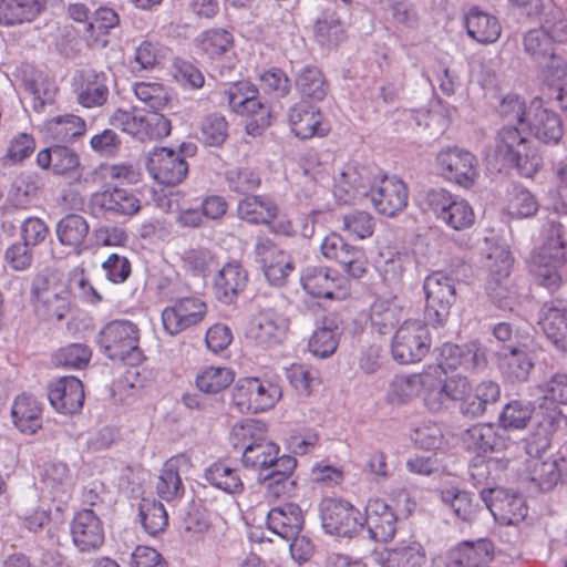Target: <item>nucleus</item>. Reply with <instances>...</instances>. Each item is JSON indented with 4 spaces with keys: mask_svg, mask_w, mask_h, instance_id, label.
Instances as JSON below:
<instances>
[{
    "mask_svg": "<svg viewBox=\"0 0 567 567\" xmlns=\"http://www.w3.org/2000/svg\"><path fill=\"white\" fill-rule=\"evenodd\" d=\"M267 440V426L257 420L236 423L230 432L229 441L235 450L245 452Z\"/></svg>",
    "mask_w": 567,
    "mask_h": 567,
    "instance_id": "obj_48",
    "label": "nucleus"
},
{
    "mask_svg": "<svg viewBox=\"0 0 567 567\" xmlns=\"http://www.w3.org/2000/svg\"><path fill=\"white\" fill-rule=\"evenodd\" d=\"M277 454H279V446L267 439L243 452L241 463L246 468L264 472L268 471L269 464L277 460Z\"/></svg>",
    "mask_w": 567,
    "mask_h": 567,
    "instance_id": "obj_56",
    "label": "nucleus"
},
{
    "mask_svg": "<svg viewBox=\"0 0 567 567\" xmlns=\"http://www.w3.org/2000/svg\"><path fill=\"white\" fill-rule=\"evenodd\" d=\"M436 165L446 181L466 189L471 188L480 176L476 156L457 146L441 150L436 155Z\"/></svg>",
    "mask_w": 567,
    "mask_h": 567,
    "instance_id": "obj_12",
    "label": "nucleus"
},
{
    "mask_svg": "<svg viewBox=\"0 0 567 567\" xmlns=\"http://www.w3.org/2000/svg\"><path fill=\"white\" fill-rule=\"evenodd\" d=\"M35 150V140L31 134L18 133L8 144L6 154L1 157L3 165H17L29 158Z\"/></svg>",
    "mask_w": 567,
    "mask_h": 567,
    "instance_id": "obj_60",
    "label": "nucleus"
},
{
    "mask_svg": "<svg viewBox=\"0 0 567 567\" xmlns=\"http://www.w3.org/2000/svg\"><path fill=\"white\" fill-rule=\"evenodd\" d=\"M150 175L163 185H177L188 174V163L176 150L154 147L147 157Z\"/></svg>",
    "mask_w": 567,
    "mask_h": 567,
    "instance_id": "obj_15",
    "label": "nucleus"
},
{
    "mask_svg": "<svg viewBox=\"0 0 567 567\" xmlns=\"http://www.w3.org/2000/svg\"><path fill=\"white\" fill-rule=\"evenodd\" d=\"M463 442L468 451L477 454L497 452L506 447V440L492 424L473 425L465 432Z\"/></svg>",
    "mask_w": 567,
    "mask_h": 567,
    "instance_id": "obj_38",
    "label": "nucleus"
},
{
    "mask_svg": "<svg viewBox=\"0 0 567 567\" xmlns=\"http://www.w3.org/2000/svg\"><path fill=\"white\" fill-rule=\"evenodd\" d=\"M441 368L424 369L421 399L425 409L431 413L445 412L449 409L440 388Z\"/></svg>",
    "mask_w": 567,
    "mask_h": 567,
    "instance_id": "obj_50",
    "label": "nucleus"
},
{
    "mask_svg": "<svg viewBox=\"0 0 567 567\" xmlns=\"http://www.w3.org/2000/svg\"><path fill=\"white\" fill-rule=\"evenodd\" d=\"M34 310L45 320L61 321L65 318L70 309V291L64 284L47 293L44 297L35 300Z\"/></svg>",
    "mask_w": 567,
    "mask_h": 567,
    "instance_id": "obj_43",
    "label": "nucleus"
},
{
    "mask_svg": "<svg viewBox=\"0 0 567 567\" xmlns=\"http://www.w3.org/2000/svg\"><path fill=\"white\" fill-rule=\"evenodd\" d=\"M90 231L87 220L79 214H68L55 226V234L62 246L81 254Z\"/></svg>",
    "mask_w": 567,
    "mask_h": 567,
    "instance_id": "obj_37",
    "label": "nucleus"
},
{
    "mask_svg": "<svg viewBox=\"0 0 567 567\" xmlns=\"http://www.w3.org/2000/svg\"><path fill=\"white\" fill-rule=\"evenodd\" d=\"M74 545L81 551L97 549L104 542L102 522L92 509L79 512L71 522Z\"/></svg>",
    "mask_w": 567,
    "mask_h": 567,
    "instance_id": "obj_27",
    "label": "nucleus"
},
{
    "mask_svg": "<svg viewBox=\"0 0 567 567\" xmlns=\"http://www.w3.org/2000/svg\"><path fill=\"white\" fill-rule=\"evenodd\" d=\"M563 422L547 423L546 415H538L534 411V424L536 430L525 440V451L528 457L544 456L550 447L551 437Z\"/></svg>",
    "mask_w": 567,
    "mask_h": 567,
    "instance_id": "obj_46",
    "label": "nucleus"
},
{
    "mask_svg": "<svg viewBox=\"0 0 567 567\" xmlns=\"http://www.w3.org/2000/svg\"><path fill=\"white\" fill-rule=\"evenodd\" d=\"M206 482L215 488L227 494H240L245 489L239 470L230 467L224 462H215L204 472Z\"/></svg>",
    "mask_w": 567,
    "mask_h": 567,
    "instance_id": "obj_44",
    "label": "nucleus"
},
{
    "mask_svg": "<svg viewBox=\"0 0 567 567\" xmlns=\"http://www.w3.org/2000/svg\"><path fill=\"white\" fill-rule=\"evenodd\" d=\"M16 76L24 91L32 96L35 111H41L45 104L53 102L56 86L48 72L25 63L17 69Z\"/></svg>",
    "mask_w": 567,
    "mask_h": 567,
    "instance_id": "obj_19",
    "label": "nucleus"
},
{
    "mask_svg": "<svg viewBox=\"0 0 567 567\" xmlns=\"http://www.w3.org/2000/svg\"><path fill=\"white\" fill-rule=\"evenodd\" d=\"M74 92L80 105L100 107L109 99V75L103 71L83 70L74 79Z\"/></svg>",
    "mask_w": 567,
    "mask_h": 567,
    "instance_id": "obj_22",
    "label": "nucleus"
},
{
    "mask_svg": "<svg viewBox=\"0 0 567 567\" xmlns=\"http://www.w3.org/2000/svg\"><path fill=\"white\" fill-rule=\"evenodd\" d=\"M378 261V271L388 285H398L403 274L412 264V256L409 251H388L381 254Z\"/></svg>",
    "mask_w": 567,
    "mask_h": 567,
    "instance_id": "obj_51",
    "label": "nucleus"
},
{
    "mask_svg": "<svg viewBox=\"0 0 567 567\" xmlns=\"http://www.w3.org/2000/svg\"><path fill=\"white\" fill-rule=\"evenodd\" d=\"M396 514L383 499L368 501L363 525L372 539L383 543L391 540L396 532Z\"/></svg>",
    "mask_w": 567,
    "mask_h": 567,
    "instance_id": "obj_25",
    "label": "nucleus"
},
{
    "mask_svg": "<svg viewBox=\"0 0 567 567\" xmlns=\"http://www.w3.org/2000/svg\"><path fill=\"white\" fill-rule=\"evenodd\" d=\"M140 329L130 320H113L106 323L97 334L100 350L113 361L138 364L143 353L138 347Z\"/></svg>",
    "mask_w": 567,
    "mask_h": 567,
    "instance_id": "obj_4",
    "label": "nucleus"
},
{
    "mask_svg": "<svg viewBox=\"0 0 567 567\" xmlns=\"http://www.w3.org/2000/svg\"><path fill=\"white\" fill-rule=\"evenodd\" d=\"M480 494L495 520L501 525H516L527 516L528 507L519 495L493 487H484Z\"/></svg>",
    "mask_w": 567,
    "mask_h": 567,
    "instance_id": "obj_16",
    "label": "nucleus"
},
{
    "mask_svg": "<svg viewBox=\"0 0 567 567\" xmlns=\"http://www.w3.org/2000/svg\"><path fill=\"white\" fill-rule=\"evenodd\" d=\"M110 124L142 142L165 137L171 133V122L163 114L143 112L135 107L117 109L111 115Z\"/></svg>",
    "mask_w": 567,
    "mask_h": 567,
    "instance_id": "obj_5",
    "label": "nucleus"
},
{
    "mask_svg": "<svg viewBox=\"0 0 567 567\" xmlns=\"http://www.w3.org/2000/svg\"><path fill=\"white\" fill-rule=\"evenodd\" d=\"M464 25L468 37L482 44L494 43L502 32L497 18L477 7L465 14Z\"/></svg>",
    "mask_w": 567,
    "mask_h": 567,
    "instance_id": "obj_33",
    "label": "nucleus"
},
{
    "mask_svg": "<svg viewBox=\"0 0 567 567\" xmlns=\"http://www.w3.org/2000/svg\"><path fill=\"white\" fill-rule=\"evenodd\" d=\"M235 379V373L226 367H207L196 377V385L199 391L207 394H216L228 388Z\"/></svg>",
    "mask_w": 567,
    "mask_h": 567,
    "instance_id": "obj_54",
    "label": "nucleus"
},
{
    "mask_svg": "<svg viewBox=\"0 0 567 567\" xmlns=\"http://www.w3.org/2000/svg\"><path fill=\"white\" fill-rule=\"evenodd\" d=\"M539 324L546 337L560 350L567 351V308L545 305Z\"/></svg>",
    "mask_w": 567,
    "mask_h": 567,
    "instance_id": "obj_40",
    "label": "nucleus"
},
{
    "mask_svg": "<svg viewBox=\"0 0 567 567\" xmlns=\"http://www.w3.org/2000/svg\"><path fill=\"white\" fill-rule=\"evenodd\" d=\"M281 398L280 388L258 378L239 379L231 401L241 413H260L271 409Z\"/></svg>",
    "mask_w": 567,
    "mask_h": 567,
    "instance_id": "obj_9",
    "label": "nucleus"
},
{
    "mask_svg": "<svg viewBox=\"0 0 567 567\" xmlns=\"http://www.w3.org/2000/svg\"><path fill=\"white\" fill-rule=\"evenodd\" d=\"M303 522V513L296 503H285L271 508L266 518L268 529L286 540L300 534Z\"/></svg>",
    "mask_w": 567,
    "mask_h": 567,
    "instance_id": "obj_29",
    "label": "nucleus"
},
{
    "mask_svg": "<svg viewBox=\"0 0 567 567\" xmlns=\"http://www.w3.org/2000/svg\"><path fill=\"white\" fill-rule=\"evenodd\" d=\"M542 396L534 411L546 415L547 423L555 421L567 422L560 406L567 405V374L555 373L540 386Z\"/></svg>",
    "mask_w": 567,
    "mask_h": 567,
    "instance_id": "obj_21",
    "label": "nucleus"
},
{
    "mask_svg": "<svg viewBox=\"0 0 567 567\" xmlns=\"http://www.w3.org/2000/svg\"><path fill=\"white\" fill-rule=\"evenodd\" d=\"M322 255L340 264L354 278H361L365 272V258L361 249L344 241L337 233L327 235L321 243Z\"/></svg>",
    "mask_w": 567,
    "mask_h": 567,
    "instance_id": "obj_18",
    "label": "nucleus"
},
{
    "mask_svg": "<svg viewBox=\"0 0 567 567\" xmlns=\"http://www.w3.org/2000/svg\"><path fill=\"white\" fill-rule=\"evenodd\" d=\"M439 495L444 506L447 507L457 519L471 524L477 518L480 504L470 492L454 485H443L439 488Z\"/></svg>",
    "mask_w": 567,
    "mask_h": 567,
    "instance_id": "obj_32",
    "label": "nucleus"
},
{
    "mask_svg": "<svg viewBox=\"0 0 567 567\" xmlns=\"http://www.w3.org/2000/svg\"><path fill=\"white\" fill-rule=\"evenodd\" d=\"M91 214L102 216H132L141 209V202L131 190L120 186L94 193L89 204Z\"/></svg>",
    "mask_w": 567,
    "mask_h": 567,
    "instance_id": "obj_14",
    "label": "nucleus"
},
{
    "mask_svg": "<svg viewBox=\"0 0 567 567\" xmlns=\"http://www.w3.org/2000/svg\"><path fill=\"white\" fill-rule=\"evenodd\" d=\"M228 136V123L225 116L208 114L200 124V140L209 146L221 145Z\"/></svg>",
    "mask_w": 567,
    "mask_h": 567,
    "instance_id": "obj_62",
    "label": "nucleus"
},
{
    "mask_svg": "<svg viewBox=\"0 0 567 567\" xmlns=\"http://www.w3.org/2000/svg\"><path fill=\"white\" fill-rule=\"evenodd\" d=\"M86 124L73 114L55 116L44 125L45 136L56 143H70L84 134Z\"/></svg>",
    "mask_w": 567,
    "mask_h": 567,
    "instance_id": "obj_45",
    "label": "nucleus"
},
{
    "mask_svg": "<svg viewBox=\"0 0 567 567\" xmlns=\"http://www.w3.org/2000/svg\"><path fill=\"white\" fill-rule=\"evenodd\" d=\"M423 290L426 319L434 327L444 326L456 299L454 279L443 271H434L425 277Z\"/></svg>",
    "mask_w": 567,
    "mask_h": 567,
    "instance_id": "obj_7",
    "label": "nucleus"
},
{
    "mask_svg": "<svg viewBox=\"0 0 567 567\" xmlns=\"http://www.w3.org/2000/svg\"><path fill=\"white\" fill-rule=\"evenodd\" d=\"M190 467V458L184 453L169 457L164 463L156 483L157 495L166 502L182 498L185 487L181 475L187 473Z\"/></svg>",
    "mask_w": 567,
    "mask_h": 567,
    "instance_id": "obj_23",
    "label": "nucleus"
},
{
    "mask_svg": "<svg viewBox=\"0 0 567 567\" xmlns=\"http://www.w3.org/2000/svg\"><path fill=\"white\" fill-rule=\"evenodd\" d=\"M502 373L512 381H526L534 367L528 353L514 346L494 350Z\"/></svg>",
    "mask_w": 567,
    "mask_h": 567,
    "instance_id": "obj_35",
    "label": "nucleus"
},
{
    "mask_svg": "<svg viewBox=\"0 0 567 567\" xmlns=\"http://www.w3.org/2000/svg\"><path fill=\"white\" fill-rule=\"evenodd\" d=\"M301 285L315 298H336L337 278L328 269L307 267L301 275Z\"/></svg>",
    "mask_w": 567,
    "mask_h": 567,
    "instance_id": "obj_47",
    "label": "nucleus"
},
{
    "mask_svg": "<svg viewBox=\"0 0 567 567\" xmlns=\"http://www.w3.org/2000/svg\"><path fill=\"white\" fill-rule=\"evenodd\" d=\"M248 282V272L239 261H229L216 271L212 280L215 298L224 303H234L245 290Z\"/></svg>",
    "mask_w": 567,
    "mask_h": 567,
    "instance_id": "obj_20",
    "label": "nucleus"
},
{
    "mask_svg": "<svg viewBox=\"0 0 567 567\" xmlns=\"http://www.w3.org/2000/svg\"><path fill=\"white\" fill-rule=\"evenodd\" d=\"M41 483L50 495L56 499L70 495L74 486V477L66 463L55 461L44 466Z\"/></svg>",
    "mask_w": 567,
    "mask_h": 567,
    "instance_id": "obj_41",
    "label": "nucleus"
},
{
    "mask_svg": "<svg viewBox=\"0 0 567 567\" xmlns=\"http://www.w3.org/2000/svg\"><path fill=\"white\" fill-rule=\"evenodd\" d=\"M538 210V202L535 196L526 188L514 186L509 193L507 212L516 218H527L534 216Z\"/></svg>",
    "mask_w": 567,
    "mask_h": 567,
    "instance_id": "obj_61",
    "label": "nucleus"
},
{
    "mask_svg": "<svg viewBox=\"0 0 567 567\" xmlns=\"http://www.w3.org/2000/svg\"><path fill=\"white\" fill-rule=\"evenodd\" d=\"M370 322L380 334L390 333L403 317V307L395 296L377 297L370 306Z\"/></svg>",
    "mask_w": 567,
    "mask_h": 567,
    "instance_id": "obj_36",
    "label": "nucleus"
},
{
    "mask_svg": "<svg viewBox=\"0 0 567 567\" xmlns=\"http://www.w3.org/2000/svg\"><path fill=\"white\" fill-rule=\"evenodd\" d=\"M525 470L530 482L542 491L551 489L560 478L566 482L565 468L561 466L560 458L528 457L525 462Z\"/></svg>",
    "mask_w": 567,
    "mask_h": 567,
    "instance_id": "obj_31",
    "label": "nucleus"
},
{
    "mask_svg": "<svg viewBox=\"0 0 567 567\" xmlns=\"http://www.w3.org/2000/svg\"><path fill=\"white\" fill-rule=\"evenodd\" d=\"M426 202L436 219L454 230H464L474 225L475 214L470 203L444 188L429 190Z\"/></svg>",
    "mask_w": 567,
    "mask_h": 567,
    "instance_id": "obj_8",
    "label": "nucleus"
},
{
    "mask_svg": "<svg viewBox=\"0 0 567 567\" xmlns=\"http://www.w3.org/2000/svg\"><path fill=\"white\" fill-rule=\"evenodd\" d=\"M320 513L322 528L330 535L352 537L363 526L360 511L347 501L326 498Z\"/></svg>",
    "mask_w": 567,
    "mask_h": 567,
    "instance_id": "obj_13",
    "label": "nucleus"
},
{
    "mask_svg": "<svg viewBox=\"0 0 567 567\" xmlns=\"http://www.w3.org/2000/svg\"><path fill=\"white\" fill-rule=\"evenodd\" d=\"M288 330V320L272 309L257 313L246 330V337L257 347L270 349L280 344Z\"/></svg>",
    "mask_w": 567,
    "mask_h": 567,
    "instance_id": "obj_17",
    "label": "nucleus"
},
{
    "mask_svg": "<svg viewBox=\"0 0 567 567\" xmlns=\"http://www.w3.org/2000/svg\"><path fill=\"white\" fill-rule=\"evenodd\" d=\"M48 399L60 413H78L84 402L82 382L75 377H63L52 382L48 388Z\"/></svg>",
    "mask_w": 567,
    "mask_h": 567,
    "instance_id": "obj_26",
    "label": "nucleus"
},
{
    "mask_svg": "<svg viewBox=\"0 0 567 567\" xmlns=\"http://www.w3.org/2000/svg\"><path fill=\"white\" fill-rule=\"evenodd\" d=\"M91 355L92 351L86 344L71 343L58 350L54 362L69 369H82L87 365Z\"/></svg>",
    "mask_w": 567,
    "mask_h": 567,
    "instance_id": "obj_63",
    "label": "nucleus"
},
{
    "mask_svg": "<svg viewBox=\"0 0 567 567\" xmlns=\"http://www.w3.org/2000/svg\"><path fill=\"white\" fill-rule=\"evenodd\" d=\"M43 187L40 176L34 173H21L11 186L10 197L17 207H25L34 199Z\"/></svg>",
    "mask_w": 567,
    "mask_h": 567,
    "instance_id": "obj_55",
    "label": "nucleus"
},
{
    "mask_svg": "<svg viewBox=\"0 0 567 567\" xmlns=\"http://www.w3.org/2000/svg\"><path fill=\"white\" fill-rule=\"evenodd\" d=\"M234 43L233 34L225 29H209L198 38L199 48L210 58L227 53Z\"/></svg>",
    "mask_w": 567,
    "mask_h": 567,
    "instance_id": "obj_58",
    "label": "nucleus"
},
{
    "mask_svg": "<svg viewBox=\"0 0 567 567\" xmlns=\"http://www.w3.org/2000/svg\"><path fill=\"white\" fill-rule=\"evenodd\" d=\"M238 217L249 224L269 225L278 215V206L266 196H246L238 203Z\"/></svg>",
    "mask_w": 567,
    "mask_h": 567,
    "instance_id": "obj_39",
    "label": "nucleus"
},
{
    "mask_svg": "<svg viewBox=\"0 0 567 567\" xmlns=\"http://www.w3.org/2000/svg\"><path fill=\"white\" fill-rule=\"evenodd\" d=\"M256 262L271 286L282 287L295 270V264L286 250L280 248L272 239L259 235L254 245Z\"/></svg>",
    "mask_w": 567,
    "mask_h": 567,
    "instance_id": "obj_11",
    "label": "nucleus"
},
{
    "mask_svg": "<svg viewBox=\"0 0 567 567\" xmlns=\"http://www.w3.org/2000/svg\"><path fill=\"white\" fill-rule=\"evenodd\" d=\"M431 337L421 320H405L395 331L391 342L394 361L401 364L420 362L429 352Z\"/></svg>",
    "mask_w": 567,
    "mask_h": 567,
    "instance_id": "obj_6",
    "label": "nucleus"
},
{
    "mask_svg": "<svg viewBox=\"0 0 567 567\" xmlns=\"http://www.w3.org/2000/svg\"><path fill=\"white\" fill-rule=\"evenodd\" d=\"M542 238V246L532 257L530 271L542 286L555 290L567 277L566 225L548 218L543 224Z\"/></svg>",
    "mask_w": 567,
    "mask_h": 567,
    "instance_id": "obj_2",
    "label": "nucleus"
},
{
    "mask_svg": "<svg viewBox=\"0 0 567 567\" xmlns=\"http://www.w3.org/2000/svg\"><path fill=\"white\" fill-rule=\"evenodd\" d=\"M339 334L340 324L337 317L332 315L323 317L321 326L313 331L309 340V350L316 357H330L338 347Z\"/></svg>",
    "mask_w": 567,
    "mask_h": 567,
    "instance_id": "obj_42",
    "label": "nucleus"
},
{
    "mask_svg": "<svg viewBox=\"0 0 567 567\" xmlns=\"http://www.w3.org/2000/svg\"><path fill=\"white\" fill-rule=\"evenodd\" d=\"M334 197L344 204L370 198L373 208L380 215L394 217L401 213L409 200L405 183L395 175L377 174L367 166H346L336 177Z\"/></svg>",
    "mask_w": 567,
    "mask_h": 567,
    "instance_id": "obj_1",
    "label": "nucleus"
},
{
    "mask_svg": "<svg viewBox=\"0 0 567 567\" xmlns=\"http://www.w3.org/2000/svg\"><path fill=\"white\" fill-rule=\"evenodd\" d=\"M522 126L504 124L498 131L495 144L496 157L515 167L525 178H532L540 169L543 157L523 135Z\"/></svg>",
    "mask_w": 567,
    "mask_h": 567,
    "instance_id": "obj_3",
    "label": "nucleus"
},
{
    "mask_svg": "<svg viewBox=\"0 0 567 567\" xmlns=\"http://www.w3.org/2000/svg\"><path fill=\"white\" fill-rule=\"evenodd\" d=\"M28 0H0V25L13 27L35 20Z\"/></svg>",
    "mask_w": 567,
    "mask_h": 567,
    "instance_id": "obj_59",
    "label": "nucleus"
},
{
    "mask_svg": "<svg viewBox=\"0 0 567 567\" xmlns=\"http://www.w3.org/2000/svg\"><path fill=\"white\" fill-rule=\"evenodd\" d=\"M343 229L358 239L373 235L375 221L373 216L364 210H353L342 217Z\"/></svg>",
    "mask_w": 567,
    "mask_h": 567,
    "instance_id": "obj_64",
    "label": "nucleus"
},
{
    "mask_svg": "<svg viewBox=\"0 0 567 567\" xmlns=\"http://www.w3.org/2000/svg\"><path fill=\"white\" fill-rule=\"evenodd\" d=\"M229 107L237 114L250 117L249 133L270 125V111L258 97V90L248 82H238L223 92Z\"/></svg>",
    "mask_w": 567,
    "mask_h": 567,
    "instance_id": "obj_10",
    "label": "nucleus"
},
{
    "mask_svg": "<svg viewBox=\"0 0 567 567\" xmlns=\"http://www.w3.org/2000/svg\"><path fill=\"white\" fill-rule=\"evenodd\" d=\"M527 125L535 137L544 144L556 145L564 134L558 114L544 107L539 100L530 103Z\"/></svg>",
    "mask_w": 567,
    "mask_h": 567,
    "instance_id": "obj_24",
    "label": "nucleus"
},
{
    "mask_svg": "<svg viewBox=\"0 0 567 567\" xmlns=\"http://www.w3.org/2000/svg\"><path fill=\"white\" fill-rule=\"evenodd\" d=\"M138 516L144 530L152 536L164 532L168 524L164 505L155 499L142 498L138 505Z\"/></svg>",
    "mask_w": 567,
    "mask_h": 567,
    "instance_id": "obj_53",
    "label": "nucleus"
},
{
    "mask_svg": "<svg viewBox=\"0 0 567 567\" xmlns=\"http://www.w3.org/2000/svg\"><path fill=\"white\" fill-rule=\"evenodd\" d=\"M288 121L293 134L307 140L316 135L323 136L328 128L322 124V114L319 109L305 101L296 103L290 107Z\"/></svg>",
    "mask_w": 567,
    "mask_h": 567,
    "instance_id": "obj_28",
    "label": "nucleus"
},
{
    "mask_svg": "<svg viewBox=\"0 0 567 567\" xmlns=\"http://www.w3.org/2000/svg\"><path fill=\"white\" fill-rule=\"evenodd\" d=\"M524 50L539 65L556 51L551 37L545 29H534L524 37Z\"/></svg>",
    "mask_w": 567,
    "mask_h": 567,
    "instance_id": "obj_57",
    "label": "nucleus"
},
{
    "mask_svg": "<svg viewBox=\"0 0 567 567\" xmlns=\"http://www.w3.org/2000/svg\"><path fill=\"white\" fill-rule=\"evenodd\" d=\"M296 87L299 93L312 101H322L328 93V85L320 69L307 65L296 78Z\"/></svg>",
    "mask_w": 567,
    "mask_h": 567,
    "instance_id": "obj_52",
    "label": "nucleus"
},
{
    "mask_svg": "<svg viewBox=\"0 0 567 567\" xmlns=\"http://www.w3.org/2000/svg\"><path fill=\"white\" fill-rule=\"evenodd\" d=\"M375 559L381 567H423L426 554L419 542L403 540L377 553Z\"/></svg>",
    "mask_w": 567,
    "mask_h": 567,
    "instance_id": "obj_30",
    "label": "nucleus"
},
{
    "mask_svg": "<svg viewBox=\"0 0 567 567\" xmlns=\"http://www.w3.org/2000/svg\"><path fill=\"white\" fill-rule=\"evenodd\" d=\"M14 426L23 434L32 435L42 427V406L32 395L16 398L11 408Z\"/></svg>",
    "mask_w": 567,
    "mask_h": 567,
    "instance_id": "obj_34",
    "label": "nucleus"
},
{
    "mask_svg": "<svg viewBox=\"0 0 567 567\" xmlns=\"http://www.w3.org/2000/svg\"><path fill=\"white\" fill-rule=\"evenodd\" d=\"M424 370L420 373L395 375L389 384L386 400L391 404H404L421 396Z\"/></svg>",
    "mask_w": 567,
    "mask_h": 567,
    "instance_id": "obj_49",
    "label": "nucleus"
}]
</instances>
